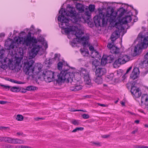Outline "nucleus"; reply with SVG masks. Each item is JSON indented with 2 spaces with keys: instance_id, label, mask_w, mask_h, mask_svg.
<instances>
[{
  "instance_id": "49",
  "label": "nucleus",
  "mask_w": 148,
  "mask_h": 148,
  "mask_svg": "<svg viewBox=\"0 0 148 148\" xmlns=\"http://www.w3.org/2000/svg\"><path fill=\"white\" fill-rule=\"evenodd\" d=\"M1 86H3L4 87V88L6 89H8L9 88V86H4V85H1Z\"/></svg>"
},
{
  "instance_id": "15",
  "label": "nucleus",
  "mask_w": 148,
  "mask_h": 148,
  "mask_svg": "<svg viewBox=\"0 0 148 148\" xmlns=\"http://www.w3.org/2000/svg\"><path fill=\"white\" fill-rule=\"evenodd\" d=\"M106 72V69L103 68H98L95 71L96 76H101Z\"/></svg>"
},
{
  "instance_id": "54",
  "label": "nucleus",
  "mask_w": 148,
  "mask_h": 148,
  "mask_svg": "<svg viewBox=\"0 0 148 148\" xmlns=\"http://www.w3.org/2000/svg\"><path fill=\"white\" fill-rule=\"evenodd\" d=\"M16 134L18 136H20L22 135V133L21 132H17L16 133Z\"/></svg>"
},
{
  "instance_id": "38",
  "label": "nucleus",
  "mask_w": 148,
  "mask_h": 148,
  "mask_svg": "<svg viewBox=\"0 0 148 148\" xmlns=\"http://www.w3.org/2000/svg\"><path fill=\"white\" fill-rule=\"evenodd\" d=\"M83 117L85 119H87L89 118V116L88 114H84L82 115Z\"/></svg>"
},
{
  "instance_id": "22",
  "label": "nucleus",
  "mask_w": 148,
  "mask_h": 148,
  "mask_svg": "<svg viewBox=\"0 0 148 148\" xmlns=\"http://www.w3.org/2000/svg\"><path fill=\"white\" fill-rule=\"evenodd\" d=\"M100 64V62L97 59H95L92 62V67H94L96 68V67L99 65Z\"/></svg>"
},
{
  "instance_id": "35",
  "label": "nucleus",
  "mask_w": 148,
  "mask_h": 148,
  "mask_svg": "<svg viewBox=\"0 0 148 148\" xmlns=\"http://www.w3.org/2000/svg\"><path fill=\"white\" fill-rule=\"evenodd\" d=\"M71 122L73 124L76 125H78L79 123V121L76 120H73L71 121Z\"/></svg>"
},
{
  "instance_id": "58",
  "label": "nucleus",
  "mask_w": 148,
  "mask_h": 148,
  "mask_svg": "<svg viewBox=\"0 0 148 148\" xmlns=\"http://www.w3.org/2000/svg\"><path fill=\"white\" fill-rule=\"evenodd\" d=\"M144 126L145 127H148V124H145Z\"/></svg>"
},
{
  "instance_id": "55",
  "label": "nucleus",
  "mask_w": 148,
  "mask_h": 148,
  "mask_svg": "<svg viewBox=\"0 0 148 148\" xmlns=\"http://www.w3.org/2000/svg\"><path fill=\"white\" fill-rule=\"evenodd\" d=\"M109 136L108 135H103V136L102 137L103 138H107Z\"/></svg>"
},
{
  "instance_id": "41",
  "label": "nucleus",
  "mask_w": 148,
  "mask_h": 148,
  "mask_svg": "<svg viewBox=\"0 0 148 148\" xmlns=\"http://www.w3.org/2000/svg\"><path fill=\"white\" fill-rule=\"evenodd\" d=\"M5 137H0V141H5Z\"/></svg>"
},
{
  "instance_id": "34",
  "label": "nucleus",
  "mask_w": 148,
  "mask_h": 148,
  "mask_svg": "<svg viewBox=\"0 0 148 148\" xmlns=\"http://www.w3.org/2000/svg\"><path fill=\"white\" fill-rule=\"evenodd\" d=\"M60 56V54H56L55 55L54 59L57 61H59Z\"/></svg>"
},
{
  "instance_id": "46",
  "label": "nucleus",
  "mask_w": 148,
  "mask_h": 148,
  "mask_svg": "<svg viewBox=\"0 0 148 148\" xmlns=\"http://www.w3.org/2000/svg\"><path fill=\"white\" fill-rule=\"evenodd\" d=\"M5 34L4 33H2L0 34V37H3L5 36Z\"/></svg>"
},
{
  "instance_id": "50",
  "label": "nucleus",
  "mask_w": 148,
  "mask_h": 148,
  "mask_svg": "<svg viewBox=\"0 0 148 148\" xmlns=\"http://www.w3.org/2000/svg\"><path fill=\"white\" fill-rule=\"evenodd\" d=\"M138 148H148V146H140Z\"/></svg>"
},
{
  "instance_id": "45",
  "label": "nucleus",
  "mask_w": 148,
  "mask_h": 148,
  "mask_svg": "<svg viewBox=\"0 0 148 148\" xmlns=\"http://www.w3.org/2000/svg\"><path fill=\"white\" fill-rule=\"evenodd\" d=\"M16 83L19 84H24L25 83V82H21L18 81H16Z\"/></svg>"
},
{
  "instance_id": "59",
  "label": "nucleus",
  "mask_w": 148,
  "mask_h": 148,
  "mask_svg": "<svg viewBox=\"0 0 148 148\" xmlns=\"http://www.w3.org/2000/svg\"><path fill=\"white\" fill-rule=\"evenodd\" d=\"M75 1V0H67V1H66V2H70L71 1Z\"/></svg>"
},
{
  "instance_id": "3",
  "label": "nucleus",
  "mask_w": 148,
  "mask_h": 148,
  "mask_svg": "<svg viewBox=\"0 0 148 148\" xmlns=\"http://www.w3.org/2000/svg\"><path fill=\"white\" fill-rule=\"evenodd\" d=\"M26 35L25 32H21L19 36L14 38V41L10 38L8 39L5 42V45L7 47V49H10L17 47L18 45L27 47L32 45L33 47L28 53L29 59L34 58L38 52L42 53L47 48V42L44 38H41L38 39L34 36H32L30 32L25 36Z\"/></svg>"
},
{
  "instance_id": "5",
  "label": "nucleus",
  "mask_w": 148,
  "mask_h": 148,
  "mask_svg": "<svg viewBox=\"0 0 148 148\" xmlns=\"http://www.w3.org/2000/svg\"><path fill=\"white\" fill-rule=\"evenodd\" d=\"M20 57H16L15 58L9 59L4 58L0 66L1 68L6 69L8 67L11 70L15 69L17 71L20 70L21 68V60L23 58V53L22 51L19 53Z\"/></svg>"
},
{
  "instance_id": "52",
  "label": "nucleus",
  "mask_w": 148,
  "mask_h": 148,
  "mask_svg": "<svg viewBox=\"0 0 148 148\" xmlns=\"http://www.w3.org/2000/svg\"><path fill=\"white\" fill-rule=\"evenodd\" d=\"M98 105H99L100 106H102V107H105L106 106L104 104H102L101 103H98Z\"/></svg>"
},
{
  "instance_id": "42",
  "label": "nucleus",
  "mask_w": 148,
  "mask_h": 148,
  "mask_svg": "<svg viewBox=\"0 0 148 148\" xmlns=\"http://www.w3.org/2000/svg\"><path fill=\"white\" fill-rule=\"evenodd\" d=\"M110 3V2H103V5L102 6V7H105V6L104 5L105 4H106V6H107V5H108V3Z\"/></svg>"
},
{
  "instance_id": "14",
  "label": "nucleus",
  "mask_w": 148,
  "mask_h": 148,
  "mask_svg": "<svg viewBox=\"0 0 148 148\" xmlns=\"http://www.w3.org/2000/svg\"><path fill=\"white\" fill-rule=\"evenodd\" d=\"M70 83L72 85V86H71L70 88V89L71 90L76 91L79 90L82 88V86L80 84V82H73Z\"/></svg>"
},
{
  "instance_id": "37",
  "label": "nucleus",
  "mask_w": 148,
  "mask_h": 148,
  "mask_svg": "<svg viewBox=\"0 0 148 148\" xmlns=\"http://www.w3.org/2000/svg\"><path fill=\"white\" fill-rule=\"evenodd\" d=\"M107 58L108 59H109L110 58L111 61H112L114 59V57L112 55H110L109 56H108Z\"/></svg>"
},
{
  "instance_id": "20",
  "label": "nucleus",
  "mask_w": 148,
  "mask_h": 148,
  "mask_svg": "<svg viewBox=\"0 0 148 148\" xmlns=\"http://www.w3.org/2000/svg\"><path fill=\"white\" fill-rule=\"evenodd\" d=\"M80 51L82 54L84 56H88L89 53L88 49H86L85 48L81 49H80Z\"/></svg>"
},
{
  "instance_id": "43",
  "label": "nucleus",
  "mask_w": 148,
  "mask_h": 148,
  "mask_svg": "<svg viewBox=\"0 0 148 148\" xmlns=\"http://www.w3.org/2000/svg\"><path fill=\"white\" fill-rule=\"evenodd\" d=\"M132 69V66L130 67L129 68V69L127 70L126 73H128L129 72V71Z\"/></svg>"
},
{
  "instance_id": "47",
  "label": "nucleus",
  "mask_w": 148,
  "mask_h": 148,
  "mask_svg": "<svg viewBox=\"0 0 148 148\" xmlns=\"http://www.w3.org/2000/svg\"><path fill=\"white\" fill-rule=\"evenodd\" d=\"M138 130V129L137 128L136 129L134 130V131H132V134H135L137 132Z\"/></svg>"
},
{
  "instance_id": "51",
  "label": "nucleus",
  "mask_w": 148,
  "mask_h": 148,
  "mask_svg": "<svg viewBox=\"0 0 148 148\" xmlns=\"http://www.w3.org/2000/svg\"><path fill=\"white\" fill-rule=\"evenodd\" d=\"M34 29V26L33 25H32L30 28V30L31 31H32L33 30V29Z\"/></svg>"
},
{
  "instance_id": "30",
  "label": "nucleus",
  "mask_w": 148,
  "mask_h": 148,
  "mask_svg": "<svg viewBox=\"0 0 148 148\" xmlns=\"http://www.w3.org/2000/svg\"><path fill=\"white\" fill-rule=\"evenodd\" d=\"M63 65V62H59L58 64V69L59 70H61L62 69V67Z\"/></svg>"
},
{
  "instance_id": "63",
  "label": "nucleus",
  "mask_w": 148,
  "mask_h": 148,
  "mask_svg": "<svg viewBox=\"0 0 148 148\" xmlns=\"http://www.w3.org/2000/svg\"><path fill=\"white\" fill-rule=\"evenodd\" d=\"M82 111L81 110H74V111Z\"/></svg>"
},
{
  "instance_id": "19",
  "label": "nucleus",
  "mask_w": 148,
  "mask_h": 148,
  "mask_svg": "<svg viewBox=\"0 0 148 148\" xmlns=\"http://www.w3.org/2000/svg\"><path fill=\"white\" fill-rule=\"evenodd\" d=\"M84 81L86 84L90 85L91 84V80L89 77V74L84 77Z\"/></svg>"
},
{
  "instance_id": "12",
  "label": "nucleus",
  "mask_w": 148,
  "mask_h": 148,
  "mask_svg": "<svg viewBox=\"0 0 148 148\" xmlns=\"http://www.w3.org/2000/svg\"><path fill=\"white\" fill-rule=\"evenodd\" d=\"M76 7L79 12L78 13H80L81 14H82L85 16L86 12H89L88 11L87 7L81 4L78 3H76Z\"/></svg>"
},
{
  "instance_id": "64",
  "label": "nucleus",
  "mask_w": 148,
  "mask_h": 148,
  "mask_svg": "<svg viewBox=\"0 0 148 148\" xmlns=\"http://www.w3.org/2000/svg\"><path fill=\"white\" fill-rule=\"evenodd\" d=\"M25 30H26V31H28V29H25Z\"/></svg>"
},
{
  "instance_id": "24",
  "label": "nucleus",
  "mask_w": 148,
  "mask_h": 148,
  "mask_svg": "<svg viewBox=\"0 0 148 148\" xmlns=\"http://www.w3.org/2000/svg\"><path fill=\"white\" fill-rule=\"evenodd\" d=\"M95 8V6L94 5H90L89 6L88 9L89 10H88L89 12L90 13V15L89 16V18H88V20H86V21L88 20L89 18H90V16L91 15V12H92L94 11Z\"/></svg>"
},
{
  "instance_id": "48",
  "label": "nucleus",
  "mask_w": 148,
  "mask_h": 148,
  "mask_svg": "<svg viewBox=\"0 0 148 148\" xmlns=\"http://www.w3.org/2000/svg\"><path fill=\"white\" fill-rule=\"evenodd\" d=\"M22 145H15V148H22Z\"/></svg>"
},
{
  "instance_id": "62",
  "label": "nucleus",
  "mask_w": 148,
  "mask_h": 148,
  "mask_svg": "<svg viewBox=\"0 0 148 148\" xmlns=\"http://www.w3.org/2000/svg\"><path fill=\"white\" fill-rule=\"evenodd\" d=\"M135 13L136 14H137L138 13V12L136 10H135Z\"/></svg>"
},
{
  "instance_id": "17",
  "label": "nucleus",
  "mask_w": 148,
  "mask_h": 148,
  "mask_svg": "<svg viewBox=\"0 0 148 148\" xmlns=\"http://www.w3.org/2000/svg\"><path fill=\"white\" fill-rule=\"evenodd\" d=\"M91 56L92 58H97L99 60L101 58V56H100L98 52L96 51L95 50L91 52Z\"/></svg>"
},
{
  "instance_id": "40",
  "label": "nucleus",
  "mask_w": 148,
  "mask_h": 148,
  "mask_svg": "<svg viewBox=\"0 0 148 148\" xmlns=\"http://www.w3.org/2000/svg\"><path fill=\"white\" fill-rule=\"evenodd\" d=\"M8 80L10 81V82L14 83H16V80H14V79H8Z\"/></svg>"
},
{
  "instance_id": "44",
  "label": "nucleus",
  "mask_w": 148,
  "mask_h": 148,
  "mask_svg": "<svg viewBox=\"0 0 148 148\" xmlns=\"http://www.w3.org/2000/svg\"><path fill=\"white\" fill-rule=\"evenodd\" d=\"M22 148H32L30 147L23 145H22Z\"/></svg>"
},
{
  "instance_id": "16",
  "label": "nucleus",
  "mask_w": 148,
  "mask_h": 148,
  "mask_svg": "<svg viewBox=\"0 0 148 148\" xmlns=\"http://www.w3.org/2000/svg\"><path fill=\"white\" fill-rule=\"evenodd\" d=\"M141 102L146 106L148 105V95L147 94L143 95L141 98Z\"/></svg>"
},
{
  "instance_id": "29",
  "label": "nucleus",
  "mask_w": 148,
  "mask_h": 148,
  "mask_svg": "<svg viewBox=\"0 0 148 148\" xmlns=\"http://www.w3.org/2000/svg\"><path fill=\"white\" fill-rule=\"evenodd\" d=\"M138 74H136L135 73L133 74V73H132L130 76V78L132 79H135L137 78Z\"/></svg>"
},
{
  "instance_id": "11",
  "label": "nucleus",
  "mask_w": 148,
  "mask_h": 148,
  "mask_svg": "<svg viewBox=\"0 0 148 148\" xmlns=\"http://www.w3.org/2000/svg\"><path fill=\"white\" fill-rule=\"evenodd\" d=\"M5 142L14 144H24L25 142L24 140L21 139L8 137H5Z\"/></svg>"
},
{
  "instance_id": "61",
  "label": "nucleus",
  "mask_w": 148,
  "mask_h": 148,
  "mask_svg": "<svg viewBox=\"0 0 148 148\" xmlns=\"http://www.w3.org/2000/svg\"><path fill=\"white\" fill-rule=\"evenodd\" d=\"M142 29H143V30H145V28L144 27H142Z\"/></svg>"
},
{
  "instance_id": "36",
  "label": "nucleus",
  "mask_w": 148,
  "mask_h": 148,
  "mask_svg": "<svg viewBox=\"0 0 148 148\" xmlns=\"http://www.w3.org/2000/svg\"><path fill=\"white\" fill-rule=\"evenodd\" d=\"M5 148H15V145H6L5 146Z\"/></svg>"
},
{
  "instance_id": "13",
  "label": "nucleus",
  "mask_w": 148,
  "mask_h": 148,
  "mask_svg": "<svg viewBox=\"0 0 148 148\" xmlns=\"http://www.w3.org/2000/svg\"><path fill=\"white\" fill-rule=\"evenodd\" d=\"M131 92L133 96L136 98L140 97L142 94L139 88L134 86H132Z\"/></svg>"
},
{
  "instance_id": "10",
  "label": "nucleus",
  "mask_w": 148,
  "mask_h": 148,
  "mask_svg": "<svg viewBox=\"0 0 148 148\" xmlns=\"http://www.w3.org/2000/svg\"><path fill=\"white\" fill-rule=\"evenodd\" d=\"M64 71L65 73L64 75V77L65 78V82L69 83L80 81L81 75L78 72L72 71L70 69L64 70Z\"/></svg>"
},
{
  "instance_id": "1",
  "label": "nucleus",
  "mask_w": 148,
  "mask_h": 148,
  "mask_svg": "<svg viewBox=\"0 0 148 148\" xmlns=\"http://www.w3.org/2000/svg\"><path fill=\"white\" fill-rule=\"evenodd\" d=\"M66 10L67 11L63 8L61 9L58 19L59 27L62 29V33L67 35L68 38L71 39L72 35L78 32L82 33L81 23L86 22L90 13L86 12L85 16L80 13H77L75 8L70 5H67Z\"/></svg>"
},
{
  "instance_id": "33",
  "label": "nucleus",
  "mask_w": 148,
  "mask_h": 148,
  "mask_svg": "<svg viewBox=\"0 0 148 148\" xmlns=\"http://www.w3.org/2000/svg\"><path fill=\"white\" fill-rule=\"evenodd\" d=\"M84 128L82 127H77L73 130L72 132H75L78 131H82L84 130Z\"/></svg>"
},
{
  "instance_id": "25",
  "label": "nucleus",
  "mask_w": 148,
  "mask_h": 148,
  "mask_svg": "<svg viewBox=\"0 0 148 148\" xmlns=\"http://www.w3.org/2000/svg\"><path fill=\"white\" fill-rule=\"evenodd\" d=\"M108 62L107 58L103 56L101 59V64L103 65H105Z\"/></svg>"
},
{
  "instance_id": "2",
  "label": "nucleus",
  "mask_w": 148,
  "mask_h": 148,
  "mask_svg": "<svg viewBox=\"0 0 148 148\" xmlns=\"http://www.w3.org/2000/svg\"><path fill=\"white\" fill-rule=\"evenodd\" d=\"M98 10H99V15L95 16L93 18L96 26H104L108 21L113 27L118 29L115 30L111 36L110 38L112 42H113L119 37V30L124 29L122 25L131 21L132 19L131 16L132 14L130 12V15H125L124 17L123 16L126 11L123 8L116 11L112 8L108 7L106 13L102 12L100 9Z\"/></svg>"
},
{
  "instance_id": "27",
  "label": "nucleus",
  "mask_w": 148,
  "mask_h": 148,
  "mask_svg": "<svg viewBox=\"0 0 148 148\" xmlns=\"http://www.w3.org/2000/svg\"><path fill=\"white\" fill-rule=\"evenodd\" d=\"M10 90L13 92H17L20 91V89L18 87H13L10 88Z\"/></svg>"
},
{
  "instance_id": "26",
  "label": "nucleus",
  "mask_w": 148,
  "mask_h": 148,
  "mask_svg": "<svg viewBox=\"0 0 148 148\" xmlns=\"http://www.w3.org/2000/svg\"><path fill=\"white\" fill-rule=\"evenodd\" d=\"M23 119V116L21 114L17 115L16 117V119L18 121H22Z\"/></svg>"
},
{
  "instance_id": "39",
  "label": "nucleus",
  "mask_w": 148,
  "mask_h": 148,
  "mask_svg": "<svg viewBox=\"0 0 148 148\" xmlns=\"http://www.w3.org/2000/svg\"><path fill=\"white\" fill-rule=\"evenodd\" d=\"M7 101H0V104H4L7 103Z\"/></svg>"
},
{
  "instance_id": "9",
  "label": "nucleus",
  "mask_w": 148,
  "mask_h": 148,
  "mask_svg": "<svg viewBox=\"0 0 148 148\" xmlns=\"http://www.w3.org/2000/svg\"><path fill=\"white\" fill-rule=\"evenodd\" d=\"M138 43L135 46L132 56H135L141 52L143 49L146 48L148 46V38L144 35L143 32H140L137 38Z\"/></svg>"
},
{
  "instance_id": "8",
  "label": "nucleus",
  "mask_w": 148,
  "mask_h": 148,
  "mask_svg": "<svg viewBox=\"0 0 148 148\" xmlns=\"http://www.w3.org/2000/svg\"><path fill=\"white\" fill-rule=\"evenodd\" d=\"M65 73L64 70L62 71L60 74L47 71L43 73V77L45 80L47 82H50L54 80L56 81L59 85L65 82V78L64 77Z\"/></svg>"
},
{
  "instance_id": "6",
  "label": "nucleus",
  "mask_w": 148,
  "mask_h": 148,
  "mask_svg": "<svg viewBox=\"0 0 148 148\" xmlns=\"http://www.w3.org/2000/svg\"><path fill=\"white\" fill-rule=\"evenodd\" d=\"M83 33L82 31V33L81 34L80 32H78L75 34L72 35L71 38H73V40L70 42V44L73 47H74L77 46V43H82L84 47H86L87 46H88L91 52L95 50L94 47L91 45L90 46L88 43L89 39L88 34H87L86 36L81 38Z\"/></svg>"
},
{
  "instance_id": "53",
  "label": "nucleus",
  "mask_w": 148,
  "mask_h": 148,
  "mask_svg": "<svg viewBox=\"0 0 148 148\" xmlns=\"http://www.w3.org/2000/svg\"><path fill=\"white\" fill-rule=\"evenodd\" d=\"M140 121L139 120H136L134 121V123L136 124H138L139 123Z\"/></svg>"
},
{
  "instance_id": "60",
  "label": "nucleus",
  "mask_w": 148,
  "mask_h": 148,
  "mask_svg": "<svg viewBox=\"0 0 148 148\" xmlns=\"http://www.w3.org/2000/svg\"><path fill=\"white\" fill-rule=\"evenodd\" d=\"M94 144L97 145H99L100 144L99 143H95Z\"/></svg>"
},
{
  "instance_id": "4",
  "label": "nucleus",
  "mask_w": 148,
  "mask_h": 148,
  "mask_svg": "<svg viewBox=\"0 0 148 148\" xmlns=\"http://www.w3.org/2000/svg\"><path fill=\"white\" fill-rule=\"evenodd\" d=\"M107 47L111 53L115 54L118 57V59L115 60L113 64L114 67H117L119 65L125 64L130 60V57L124 54L123 48L119 49L111 43H109Z\"/></svg>"
},
{
  "instance_id": "23",
  "label": "nucleus",
  "mask_w": 148,
  "mask_h": 148,
  "mask_svg": "<svg viewBox=\"0 0 148 148\" xmlns=\"http://www.w3.org/2000/svg\"><path fill=\"white\" fill-rule=\"evenodd\" d=\"M38 89V88L37 87L32 86H28L26 88V90L28 91H34Z\"/></svg>"
},
{
  "instance_id": "31",
  "label": "nucleus",
  "mask_w": 148,
  "mask_h": 148,
  "mask_svg": "<svg viewBox=\"0 0 148 148\" xmlns=\"http://www.w3.org/2000/svg\"><path fill=\"white\" fill-rule=\"evenodd\" d=\"M52 60L51 59H46L44 62V63L46 64L50 65L52 63Z\"/></svg>"
},
{
  "instance_id": "21",
  "label": "nucleus",
  "mask_w": 148,
  "mask_h": 148,
  "mask_svg": "<svg viewBox=\"0 0 148 148\" xmlns=\"http://www.w3.org/2000/svg\"><path fill=\"white\" fill-rule=\"evenodd\" d=\"M101 76H96L95 81L98 84H101L102 82V79Z\"/></svg>"
},
{
  "instance_id": "57",
  "label": "nucleus",
  "mask_w": 148,
  "mask_h": 148,
  "mask_svg": "<svg viewBox=\"0 0 148 148\" xmlns=\"http://www.w3.org/2000/svg\"><path fill=\"white\" fill-rule=\"evenodd\" d=\"M121 104L123 106H124L125 104V103L124 102H122L121 103Z\"/></svg>"
},
{
  "instance_id": "28",
  "label": "nucleus",
  "mask_w": 148,
  "mask_h": 148,
  "mask_svg": "<svg viewBox=\"0 0 148 148\" xmlns=\"http://www.w3.org/2000/svg\"><path fill=\"white\" fill-rule=\"evenodd\" d=\"M4 53V50L3 49L1 46L0 45V58H2Z\"/></svg>"
},
{
  "instance_id": "18",
  "label": "nucleus",
  "mask_w": 148,
  "mask_h": 148,
  "mask_svg": "<svg viewBox=\"0 0 148 148\" xmlns=\"http://www.w3.org/2000/svg\"><path fill=\"white\" fill-rule=\"evenodd\" d=\"M79 71L81 75H82L85 76V75H87L89 74L88 71L86 69L83 67H81L79 70Z\"/></svg>"
},
{
  "instance_id": "56",
  "label": "nucleus",
  "mask_w": 148,
  "mask_h": 148,
  "mask_svg": "<svg viewBox=\"0 0 148 148\" xmlns=\"http://www.w3.org/2000/svg\"><path fill=\"white\" fill-rule=\"evenodd\" d=\"M8 128V127H0V129H6Z\"/></svg>"
},
{
  "instance_id": "7",
  "label": "nucleus",
  "mask_w": 148,
  "mask_h": 148,
  "mask_svg": "<svg viewBox=\"0 0 148 148\" xmlns=\"http://www.w3.org/2000/svg\"><path fill=\"white\" fill-rule=\"evenodd\" d=\"M34 61L32 60L29 59L23 63L24 72L26 75L29 76L37 74L40 71L42 67L41 64L37 63L34 67L33 64Z\"/></svg>"
},
{
  "instance_id": "32",
  "label": "nucleus",
  "mask_w": 148,
  "mask_h": 148,
  "mask_svg": "<svg viewBox=\"0 0 148 148\" xmlns=\"http://www.w3.org/2000/svg\"><path fill=\"white\" fill-rule=\"evenodd\" d=\"M132 73H133V74L135 73L138 74L139 73V70L138 68L137 67L134 68V69Z\"/></svg>"
}]
</instances>
